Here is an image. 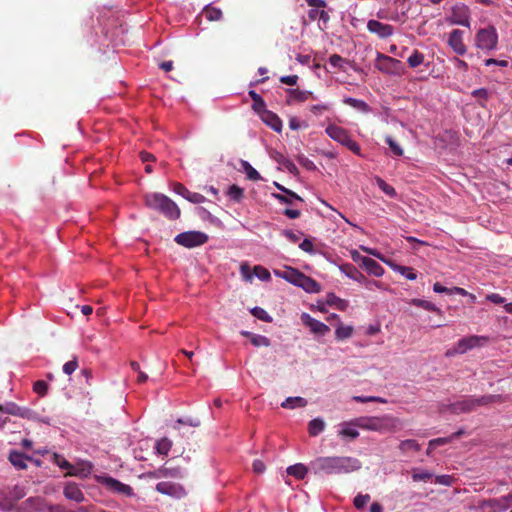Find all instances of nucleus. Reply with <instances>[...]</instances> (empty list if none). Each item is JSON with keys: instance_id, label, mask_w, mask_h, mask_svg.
<instances>
[{"instance_id": "nucleus-1", "label": "nucleus", "mask_w": 512, "mask_h": 512, "mask_svg": "<svg viewBox=\"0 0 512 512\" xmlns=\"http://www.w3.org/2000/svg\"><path fill=\"white\" fill-rule=\"evenodd\" d=\"M310 465L316 474H348L361 468L358 459L348 456L318 457Z\"/></svg>"}, {"instance_id": "nucleus-2", "label": "nucleus", "mask_w": 512, "mask_h": 512, "mask_svg": "<svg viewBox=\"0 0 512 512\" xmlns=\"http://www.w3.org/2000/svg\"><path fill=\"white\" fill-rule=\"evenodd\" d=\"M145 205L158 211L169 220H177L180 217V209L168 196L162 193H149L144 197Z\"/></svg>"}, {"instance_id": "nucleus-3", "label": "nucleus", "mask_w": 512, "mask_h": 512, "mask_svg": "<svg viewBox=\"0 0 512 512\" xmlns=\"http://www.w3.org/2000/svg\"><path fill=\"white\" fill-rule=\"evenodd\" d=\"M354 424L364 430L387 433L397 430L399 420L391 415H384L381 417H362L357 419Z\"/></svg>"}, {"instance_id": "nucleus-4", "label": "nucleus", "mask_w": 512, "mask_h": 512, "mask_svg": "<svg viewBox=\"0 0 512 512\" xmlns=\"http://www.w3.org/2000/svg\"><path fill=\"white\" fill-rule=\"evenodd\" d=\"M501 399L500 395H484L480 397H468L456 401L450 405L453 413H467L476 409L478 406H485L497 402Z\"/></svg>"}, {"instance_id": "nucleus-5", "label": "nucleus", "mask_w": 512, "mask_h": 512, "mask_svg": "<svg viewBox=\"0 0 512 512\" xmlns=\"http://www.w3.org/2000/svg\"><path fill=\"white\" fill-rule=\"evenodd\" d=\"M325 132L331 139H333L334 141L338 142L339 144L345 146L347 149L352 151L354 154H356V155L361 154V148H360L359 144L351 138L349 132L346 129H344L343 127H340L335 124H329L326 127Z\"/></svg>"}, {"instance_id": "nucleus-6", "label": "nucleus", "mask_w": 512, "mask_h": 512, "mask_svg": "<svg viewBox=\"0 0 512 512\" xmlns=\"http://www.w3.org/2000/svg\"><path fill=\"white\" fill-rule=\"evenodd\" d=\"M498 34L494 26L480 29L475 37L476 47L481 50L491 51L497 47Z\"/></svg>"}, {"instance_id": "nucleus-7", "label": "nucleus", "mask_w": 512, "mask_h": 512, "mask_svg": "<svg viewBox=\"0 0 512 512\" xmlns=\"http://www.w3.org/2000/svg\"><path fill=\"white\" fill-rule=\"evenodd\" d=\"M175 242L186 248L201 246L208 241V235L200 231H187L178 234Z\"/></svg>"}, {"instance_id": "nucleus-8", "label": "nucleus", "mask_w": 512, "mask_h": 512, "mask_svg": "<svg viewBox=\"0 0 512 512\" xmlns=\"http://www.w3.org/2000/svg\"><path fill=\"white\" fill-rule=\"evenodd\" d=\"M452 25L470 27V9L464 3H456L451 7V15L446 18Z\"/></svg>"}, {"instance_id": "nucleus-9", "label": "nucleus", "mask_w": 512, "mask_h": 512, "mask_svg": "<svg viewBox=\"0 0 512 512\" xmlns=\"http://www.w3.org/2000/svg\"><path fill=\"white\" fill-rule=\"evenodd\" d=\"M489 338L486 336H478L471 335L468 337L461 338L457 341L458 351L460 354H465L466 352L476 348L484 346L488 342Z\"/></svg>"}, {"instance_id": "nucleus-10", "label": "nucleus", "mask_w": 512, "mask_h": 512, "mask_svg": "<svg viewBox=\"0 0 512 512\" xmlns=\"http://www.w3.org/2000/svg\"><path fill=\"white\" fill-rule=\"evenodd\" d=\"M0 412L13 416H18L23 419L34 418V412L31 409L19 406L14 402H7L5 404H1Z\"/></svg>"}, {"instance_id": "nucleus-11", "label": "nucleus", "mask_w": 512, "mask_h": 512, "mask_svg": "<svg viewBox=\"0 0 512 512\" xmlns=\"http://www.w3.org/2000/svg\"><path fill=\"white\" fill-rule=\"evenodd\" d=\"M301 320L302 323L315 335L324 336L330 331V328L325 323L314 319L307 313H303L301 315Z\"/></svg>"}, {"instance_id": "nucleus-12", "label": "nucleus", "mask_w": 512, "mask_h": 512, "mask_svg": "<svg viewBox=\"0 0 512 512\" xmlns=\"http://www.w3.org/2000/svg\"><path fill=\"white\" fill-rule=\"evenodd\" d=\"M464 32L460 29H454L450 32L448 38L449 47L457 54L464 55L467 52V48L463 42Z\"/></svg>"}, {"instance_id": "nucleus-13", "label": "nucleus", "mask_w": 512, "mask_h": 512, "mask_svg": "<svg viewBox=\"0 0 512 512\" xmlns=\"http://www.w3.org/2000/svg\"><path fill=\"white\" fill-rule=\"evenodd\" d=\"M367 29L370 33L378 35L380 38H388L393 35L394 28L390 24H385L377 20H369Z\"/></svg>"}, {"instance_id": "nucleus-14", "label": "nucleus", "mask_w": 512, "mask_h": 512, "mask_svg": "<svg viewBox=\"0 0 512 512\" xmlns=\"http://www.w3.org/2000/svg\"><path fill=\"white\" fill-rule=\"evenodd\" d=\"M156 490L164 495L180 498L185 494L183 487L179 484L172 482H159L156 485Z\"/></svg>"}, {"instance_id": "nucleus-15", "label": "nucleus", "mask_w": 512, "mask_h": 512, "mask_svg": "<svg viewBox=\"0 0 512 512\" xmlns=\"http://www.w3.org/2000/svg\"><path fill=\"white\" fill-rule=\"evenodd\" d=\"M104 484L112 491L123 494L125 496L131 497L134 495L133 488L127 484L120 482L119 480L106 477L104 479Z\"/></svg>"}, {"instance_id": "nucleus-16", "label": "nucleus", "mask_w": 512, "mask_h": 512, "mask_svg": "<svg viewBox=\"0 0 512 512\" xmlns=\"http://www.w3.org/2000/svg\"><path fill=\"white\" fill-rule=\"evenodd\" d=\"M275 186L277 187L278 190H280L281 192L284 193V194H279V193L272 194V196L275 199H277L278 201H280L281 203L292 205L293 199L303 202V199L299 195H297L295 192H293L292 190H290L278 183H275Z\"/></svg>"}, {"instance_id": "nucleus-17", "label": "nucleus", "mask_w": 512, "mask_h": 512, "mask_svg": "<svg viewBox=\"0 0 512 512\" xmlns=\"http://www.w3.org/2000/svg\"><path fill=\"white\" fill-rule=\"evenodd\" d=\"M486 504L493 512H505L512 506V494L509 493L500 498L491 499Z\"/></svg>"}, {"instance_id": "nucleus-18", "label": "nucleus", "mask_w": 512, "mask_h": 512, "mask_svg": "<svg viewBox=\"0 0 512 512\" xmlns=\"http://www.w3.org/2000/svg\"><path fill=\"white\" fill-rule=\"evenodd\" d=\"M63 494L67 499L73 500L78 503H81L85 500L84 493L81 491L80 487L74 482H69L65 485Z\"/></svg>"}, {"instance_id": "nucleus-19", "label": "nucleus", "mask_w": 512, "mask_h": 512, "mask_svg": "<svg viewBox=\"0 0 512 512\" xmlns=\"http://www.w3.org/2000/svg\"><path fill=\"white\" fill-rule=\"evenodd\" d=\"M261 119L270 126L276 132H281L282 130V121L281 119L272 111L265 109L260 113Z\"/></svg>"}, {"instance_id": "nucleus-20", "label": "nucleus", "mask_w": 512, "mask_h": 512, "mask_svg": "<svg viewBox=\"0 0 512 512\" xmlns=\"http://www.w3.org/2000/svg\"><path fill=\"white\" fill-rule=\"evenodd\" d=\"M297 286L301 287L303 290H305L308 293H318L321 291L320 284L316 280L305 275L304 273H303L302 277H300V281Z\"/></svg>"}, {"instance_id": "nucleus-21", "label": "nucleus", "mask_w": 512, "mask_h": 512, "mask_svg": "<svg viewBox=\"0 0 512 512\" xmlns=\"http://www.w3.org/2000/svg\"><path fill=\"white\" fill-rule=\"evenodd\" d=\"M286 92L288 93V104L292 102H305L313 95L310 91H302L299 89H287Z\"/></svg>"}, {"instance_id": "nucleus-22", "label": "nucleus", "mask_w": 512, "mask_h": 512, "mask_svg": "<svg viewBox=\"0 0 512 512\" xmlns=\"http://www.w3.org/2000/svg\"><path fill=\"white\" fill-rule=\"evenodd\" d=\"M362 266L372 275L380 277L384 274L383 267L374 259L369 257L362 258Z\"/></svg>"}, {"instance_id": "nucleus-23", "label": "nucleus", "mask_w": 512, "mask_h": 512, "mask_svg": "<svg viewBox=\"0 0 512 512\" xmlns=\"http://www.w3.org/2000/svg\"><path fill=\"white\" fill-rule=\"evenodd\" d=\"M276 274L295 286L298 285L300 277L303 275L302 272L292 267H287L284 271L277 272Z\"/></svg>"}, {"instance_id": "nucleus-24", "label": "nucleus", "mask_w": 512, "mask_h": 512, "mask_svg": "<svg viewBox=\"0 0 512 512\" xmlns=\"http://www.w3.org/2000/svg\"><path fill=\"white\" fill-rule=\"evenodd\" d=\"M397 64H400L399 60H396L390 56H386L384 54L378 53L376 67L379 70L385 71V72H390L392 69L391 66L397 65Z\"/></svg>"}, {"instance_id": "nucleus-25", "label": "nucleus", "mask_w": 512, "mask_h": 512, "mask_svg": "<svg viewBox=\"0 0 512 512\" xmlns=\"http://www.w3.org/2000/svg\"><path fill=\"white\" fill-rule=\"evenodd\" d=\"M29 460H31V458L24 455L21 452L12 451L9 455V461L17 469H26L27 468L26 462Z\"/></svg>"}, {"instance_id": "nucleus-26", "label": "nucleus", "mask_w": 512, "mask_h": 512, "mask_svg": "<svg viewBox=\"0 0 512 512\" xmlns=\"http://www.w3.org/2000/svg\"><path fill=\"white\" fill-rule=\"evenodd\" d=\"M341 271L349 278L362 282L366 281L365 276L352 264H344L341 266Z\"/></svg>"}, {"instance_id": "nucleus-27", "label": "nucleus", "mask_w": 512, "mask_h": 512, "mask_svg": "<svg viewBox=\"0 0 512 512\" xmlns=\"http://www.w3.org/2000/svg\"><path fill=\"white\" fill-rule=\"evenodd\" d=\"M410 304L417 306V307H421L427 311L436 312L440 316L443 314V312L440 308H438L435 304H433L432 302L427 301V300L415 298V299L410 300Z\"/></svg>"}, {"instance_id": "nucleus-28", "label": "nucleus", "mask_w": 512, "mask_h": 512, "mask_svg": "<svg viewBox=\"0 0 512 512\" xmlns=\"http://www.w3.org/2000/svg\"><path fill=\"white\" fill-rule=\"evenodd\" d=\"M307 472H308L307 467L301 463L291 465L287 468L288 475L293 476L299 480L304 479Z\"/></svg>"}, {"instance_id": "nucleus-29", "label": "nucleus", "mask_w": 512, "mask_h": 512, "mask_svg": "<svg viewBox=\"0 0 512 512\" xmlns=\"http://www.w3.org/2000/svg\"><path fill=\"white\" fill-rule=\"evenodd\" d=\"M353 327L352 326H344L340 321L338 323V327L335 331V337L338 341H343L345 339H348L353 334Z\"/></svg>"}, {"instance_id": "nucleus-30", "label": "nucleus", "mask_w": 512, "mask_h": 512, "mask_svg": "<svg viewBox=\"0 0 512 512\" xmlns=\"http://www.w3.org/2000/svg\"><path fill=\"white\" fill-rule=\"evenodd\" d=\"M249 96L253 100L252 108L257 113L260 114L262 111H264L266 109L265 102H264L263 98L258 93H256L254 90H250Z\"/></svg>"}, {"instance_id": "nucleus-31", "label": "nucleus", "mask_w": 512, "mask_h": 512, "mask_svg": "<svg viewBox=\"0 0 512 512\" xmlns=\"http://www.w3.org/2000/svg\"><path fill=\"white\" fill-rule=\"evenodd\" d=\"M307 405V400L302 397H288L281 406L283 408L293 409L295 407H305Z\"/></svg>"}, {"instance_id": "nucleus-32", "label": "nucleus", "mask_w": 512, "mask_h": 512, "mask_svg": "<svg viewBox=\"0 0 512 512\" xmlns=\"http://www.w3.org/2000/svg\"><path fill=\"white\" fill-rule=\"evenodd\" d=\"M203 14L209 21H219L222 18V11L211 5H207L203 9Z\"/></svg>"}, {"instance_id": "nucleus-33", "label": "nucleus", "mask_w": 512, "mask_h": 512, "mask_svg": "<svg viewBox=\"0 0 512 512\" xmlns=\"http://www.w3.org/2000/svg\"><path fill=\"white\" fill-rule=\"evenodd\" d=\"M343 102L346 104V105H349L357 110H360L362 112H368L369 111V106L368 104L363 101V100H359V99H355V98H352V97H346L344 98Z\"/></svg>"}, {"instance_id": "nucleus-34", "label": "nucleus", "mask_w": 512, "mask_h": 512, "mask_svg": "<svg viewBox=\"0 0 512 512\" xmlns=\"http://www.w3.org/2000/svg\"><path fill=\"white\" fill-rule=\"evenodd\" d=\"M325 428V423L319 418H315L309 422L308 431L311 436H317Z\"/></svg>"}, {"instance_id": "nucleus-35", "label": "nucleus", "mask_w": 512, "mask_h": 512, "mask_svg": "<svg viewBox=\"0 0 512 512\" xmlns=\"http://www.w3.org/2000/svg\"><path fill=\"white\" fill-rule=\"evenodd\" d=\"M241 167L243 168L249 180L258 181L261 179L260 174L254 169L251 164L246 160H241Z\"/></svg>"}, {"instance_id": "nucleus-36", "label": "nucleus", "mask_w": 512, "mask_h": 512, "mask_svg": "<svg viewBox=\"0 0 512 512\" xmlns=\"http://www.w3.org/2000/svg\"><path fill=\"white\" fill-rule=\"evenodd\" d=\"M326 303L330 306H336L340 310H344L347 307V302L334 293H328L326 296Z\"/></svg>"}, {"instance_id": "nucleus-37", "label": "nucleus", "mask_w": 512, "mask_h": 512, "mask_svg": "<svg viewBox=\"0 0 512 512\" xmlns=\"http://www.w3.org/2000/svg\"><path fill=\"white\" fill-rule=\"evenodd\" d=\"M308 17L312 21H314L318 18L324 24L328 23L330 20V16H329L328 12H326L325 10H318V9H310L308 12Z\"/></svg>"}, {"instance_id": "nucleus-38", "label": "nucleus", "mask_w": 512, "mask_h": 512, "mask_svg": "<svg viewBox=\"0 0 512 512\" xmlns=\"http://www.w3.org/2000/svg\"><path fill=\"white\" fill-rule=\"evenodd\" d=\"M393 269L399 272L408 280H415L417 278V274L411 267L401 266V265H393Z\"/></svg>"}, {"instance_id": "nucleus-39", "label": "nucleus", "mask_w": 512, "mask_h": 512, "mask_svg": "<svg viewBox=\"0 0 512 512\" xmlns=\"http://www.w3.org/2000/svg\"><path fill=\"white\" fill-rule=\"evenodd\" d=\"M376 183L378 187L389 197L395 198L397 196V192L394 187L387 184L382 178L376 177Z\"/></svg>"}, {"instance_id": "nucleus-40", "label": "nucleus", "mask_w": 512, "mask_h": 512, "mask_svg": "<svg viewBox=\"0 0 512 512\" xmlns=\"http://www.w3.org/2000/svg\"><path fill=\"white\" fill-rule=\"evenodd\" d=\"M228 196L235 202H240L244 197V190L233 184L227 191Z\"/></svg>"}, {"instance_id": "nucleus-41", "label": "nucleus", "mask_w": 512, "mask_h": 512, "mask_svg": "<svg viewBox=\"0 0 512 512\" xmlns=\"http://www.w3.org/2000/svg\"><path fill=\"white\" fill-rule=\"evenodd\" d=\"M172 447V442L168 438H162L156 443V450L161 455H167Z\"/></svg>"}, {"instance_id": "nucleus-42", "label": "nucleus", "mask_w": 512, "mask_h": 512, "mask_svg": "<svg viewBox=\"0 0 512 512\" xmlns=\"http://www.w3.org/2000/svg\"><path fill=\"white\" fill-rule=\"evenodd\" d=\"M424 61V55L423 53L419 52L418 50H414L413 53L408 57V64L411 68L418 67L421 65Z\"/></svg>"}, {"instance_id": "nucleus-43", "label": "nucleus", "mask_w": 512, "mask_h": 512, "mask_svg": "<svg viewBox=\"0 0 512 512\" xmlns=\"http://www.w3.org/2000/svg\"><path fill=\"white\" fill-rule=\"evenodd\" d=\"M399 449L402 452H407L409 450L419 451L420 446H419V444L415 440L407 439V440H403V441L400 442Z\"/></svg>"}, {"instance_id": "nucleus-44", "label": "nucleus", "mask_w": 512, "mask_h": 512, "mask_svg": "<svg viewBox=\"0 0 512 512\" xmlns=\"http://www.w3.org/2000/svg\"><path fill=\"white\" fill-rule=\"evenodd\" d=\"M42 504V499L39 497H30L28 498L23 505L25 506L23 509H30V510H40Z\"/></svg>"}, {"instance_id": "nucleus-45", "label": "nucleus", "mask_w": 512, "mask_h": 512, "mask_svg": "<svg viewBox=\"0 0 512 512\" xmlns=\"http://www.w3.org/2000/svg\"><path fill=\"white\" fill-rule=\"evenodd\" d=\"M251 314L264 322H272V317L261 307L252 308Z\"/></svg>"}, {"instance_id": "nucleus-46", "label": "nucleus", "mask_w": 512, "mask_h": 512, "mask_svg": "<svg viewBox=\"0 0 512 512\" xmlns=\"http://www.w3.org/2000/svg\"><path fill=\"white\" fill-rule=\"evenodd\" d=\"M33 391L43 397L48 392V384L44 380H38L33 384Z\"/></svg>"}, {"instance_id": "nucleus-47", "label": "nucleus", "mask_w": 512, "mask_h": 512, "mask_svg": "<svg viewBox=\"0 0 512 512\" xmlns=\"http://www.w3.org/2000/svg\"><path fill=\"white\" fill-rule=\"evenodd\" d=\"M370 501L369 494H357L354 498L353 504L357 509H362Z\"/></svg>"}, {"instance_id": "nucleus-48", "label": "nucleus", "mask_w": 512, "mask_h": 512, "mask_svg": "<svg viewBox=\"0 0 512 512\" xmlns=\"http://www.w3.org/2000/svg\"><path fill=\"white\" fill-rule=\"evenodd\" d=\"M254 275L258 277L260 280L267 281L270 280L271 275L270 272L264 268L263 266L257 265L253 269Z\"/></svg>"}, {"instance_id": "nucleus-49", "label": "nucleus", "mask_w": 512, "mask_h": 512, "mask_svg": "<svg viewBox=\"0 0 512 512\" xmlns=\"http://www.w3.org/2000/svg\"><path fill=\"white\" fill-rule=\"evenodd\" d=\"M386 143L389 145L392 152L397 156L403 155V149L400 147V145L391 137L387 136L385 139Z\"/></svg>"}, {"instance_id": "nucleus-50", "label": "nucleus", "mask_w": 512, "mask_h": 512, "mask_svg": "<svg viewBox=\"0 0 512 512\" xmlns=\"http://www.w3.org/2000/svg\"><path fill=\"white\" fill-rule=\"evenodd\" d=\"M356 402L360 403H366V402H379V403H386L387 401L381 397L377 396H354L352 398Z\"/></svg>"}, {"instance_id": "nucleus-51", "label": "nucleus", "mask_w": 512, "mask_h": 512, "mask_svg": "<svg viewBox=\"0 0 512 512\" xmlns=\"http://www.w3.org/2000/svg\"><path fill=\"white\" fill-rule=\"evenodd\" d=\"M250 341L256 347H259V346L267 347L270 345V340L266 336H262V335H252Z\"/></svg>"}, {"instance_id": "nucleus-52", "label": "nucleus", "mask_w": 512, "mask_h": 512, "mask_svg": "<svg viewBox=\"0 0 512 512\" xmlns=\"http://www.w3.org/2000/svg\"><path fill=\"white\" fill-rule=\"evenodd\" d=\"M159 476L163 477H174V478H180L181 477V471L179 468H173V469H160L158 471Z\"/></svg>"}, {"instance_id": "nucleus-53", "label": "nucleus", "mask_w": 512, "mask_h": 512, "mask_svg": "<svg viewBox=\"0 0 512 512\" xmlns=\"http://www.w3.org/2000/svg\"><path fill=\"white\" fill-rule=\"evenodd\" d=\"M472 96L480 101V104L484 106V102L488 99V91L485 88H479L472 92Z\"/></svg>"}, {"instance_id": "nucleus-54", "label": "nucleus", "mask_w": 512, "mask_h": 512, "mask_svg": "<svg viewBox=\"0 0 512 512\" xmlns=\"http://www.w3.org/2000/svg\"><path fill=\"white\" fill-rule=\"evenodd\" d=\"M78 368L77 358L74 357L72 360L66 362L63 365V372L67 375L72 374Z\"/></svg>"}, {"instance_id": "nucleus-55", "label": "nucleus", "mask_w": 512, "mask_h": 512, "mask_svg": "<svg viewBox=\"0 0 512 512\" xmlns=\"http://www.w3.org/2000/svg\"><path fill=\"white\" fill-rule=\"evenodd\" d=\"M186 199L194 204H201L204 203L206 200V198L202 194L191 191L189 192V194H187Z\"/></svg>"}, {"instance_id": "nucleus-56", "label": "nucleus", "mask_w": 512, "mask_h": 512, "mask_svg": "<svg viewBox=\"0 0 512 512\" xmlns=\"http://www.w3.org/2000/svg\"><path fill=\"white\" fill-rule=\"evenodd\" d=\"M339 435L343 436V437H349L351 439H355L359 436V432L356 429L346 427V428H343L342 430H340Z\"/></svg>"}, {"instance_id": "nucleus-57", "label": "nucleus", "mask_w": 512, "mask_h": 512, "mask_svg": "<svg viewBox=\"0 0 512 512\" xmlns=\"http://www.w3.org/2000/svg\"><path fill=\"white\" fill-rule=\"evenodd\" d=\"M449 442H451L450 437L435 438L429 441V448H435L440 445H445Z\"/></svg>"}, {"instance_id": "nucleus-58", "label": "nucleus", "mask_w": 512, "mask_h": 512, "mask_svg": "<svg viewBox=\"0 0 512 512\" xmlns=\"http://www.w3.org/2000/svg\"><path fill=\"white\" fill-rule=\"evenodd\" d=\"M298 76L297 75H287L280 77V82L289 86H294L297 84Z\"/></svg>"}, {"instance_id": "nucleus-59", "label": "nucleus", "mask_w": 512, "mask_h": 512, "mask_svg": "<svg viewBox=\"0 0 512 512\" xmlns=\"http://www.w3.org/2000/svg\"><path fill=\"white\" fill-rule=\"evenodd\" d=\"M173 190L175 193L181 195L185 199L187 198V194H189V190L181 183H174Z\"/></svg>"}, {"instance_id": "nucleus-60", "label": "nucleus", "mask_w": 512, "mask_h": 512, "mask_svg": "<svg viewBox=\"0 0 512 512\" xmlns=\"http://www.w3.org/2000/svg\"><path fill=\"white\" fill-rule=\"evenodd\" d=\"M299 247L303 251H305L307 253H313L314 252V245H313L312 241L309 240V239H304L302 241V243L299 245Z\"/></svg>"}, {"instance_id": "nucleus-61", "label": "nucleus", "mask_w": 512, "mask_h": 512, "mask_svg": "<svg viewBox=\"0 0 512 512\" xmlns=\"http://www.w3.org/2000/svg\"><path fill=\"white\" fill-rule=\"evenodd\" d=\"M486 298H487V300H489L490 302L495 303V304H503V303H505V298L502 297L498 293L489 294V295H487Z\"/></svg>"}, {"instance_id": "nucleus-62", "label": "nucleus", "mask_w": 512, "mask_h": 512, "mask_svg": "<svg viewBox=\"0 0 512 512\" xmlns=\"http://www.w3.org/2000/svg\"><path fill=\"white\" fill-rule=\"evenodd\" d=\"M55 462L62 469H69L72 467L71 464L65 458L57 454L55 455Z\"/></svg>"}, {"instance_id": "nucleus-63", "label": "nucleus", "mask_w": 512, "mask_h": 512, "mask_svg": "<svg viewBox=\"0 0 512 512\" xmlns=\"http://www.w3.org/2000/svg\"><path fill=\"white\" fill-rule=\"evenodd\" d=\"M345 60L338 54H333L329 58V63L333 67H341V63Z\"/></svg>"}, {"instance_id": "nucleus-64", "label": "nucleus", "mask_w": 512, "mask_h": 512, "mask_svg": "<svg viewBox=\"0 0 512 512\" xmlns=\"http://www.w3.org/2000/svg\"><path fill=\"white\" fill-rule=\"evenodd\" d=\"M283 214L287 216L289 219H297L300 217L301 212L297 209L287 208L283 211Z\"/></svg>"}]
</instances>
